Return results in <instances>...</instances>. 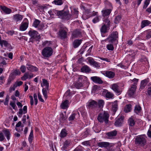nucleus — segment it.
<instances>
[{
	"label": "nucleus",
	"instance_id": "f257e3e1",
	"mask_svg": "<svg viewBox=\"0 0 151 151\" xmlns=\"http://www.w3.org/2000/svg\"><path fill=\"white\" fill-rule=\"evenodd\" d=\"M54 12L59 18L63 19L69 20L71 17V15L69 14L68 11H65L63 10H55Z\"/></svg>",
	"mask_w": 151,
	"mask_h": 151
},
{
	"label": "nucleus",
	"instance_id": "4c0bfd02",
	"mask_svg": "<svg viewBox=\"0 0 151 151\" xmlns=\"http://www.w3.org/2000/svg\"><path fill=\"white\" fill-rule=\"evenodd\" d=\"M33 130L31 129L28 138V140L30 144H31L33 139Z\"/></svg>",
	"mask_w": 151,
	"mask_h": 151
},
{
	"label": "nucleus",
	"instance_id": "4d7b16f0",
	"mask_svg": "<svg viewBox=\"0 0 151 151\" xmlns=\"http://www.w3.org/2000/svg\"><path fill=\"white\" fill-rule=\"evenodd\" d=\"M20 70L21 71L22 73H24L25 72L26 70V67L24 65H22L20 68Z\"/></svg>",
	"mask_w": 151,
	"mask_h": 151
},
{
	"label": "nucleus",
	"instance_id": "58836bf2",
	"mask_svg": "<svg viewBox=\"0 0 151 151\" xmlns=\"http://www.w3.org/2000/svg\"><path fill=\"white\" fill-rule=\"evenodd\" d=\"M48 91V88H43L42 89V92L43 94L45 99H47V92Z\"/></svg>",
	"mask_w": 151,
	"mask_h": 151
},
{
	"label": "nucleus",
	"instance_id": "393cba45",
	"mask_svg": "<svg viewBox=\"0 0 151 151\" xmlns=\"http://www.w3.org/2000/svg\"><path fill=\"white\" fill-rule=\"evenodd\" d=\"M149 81V80L148 78L142 81L140 84V89H143L146 86Z\"/></svg>",
	"mask_w": 151,
	"mask_h": 151
},
{
	"label": "nucleus",
	"instance_id": "f03ea898",
	"mask_svg": "<svg viewBox=\"0 0 151 151\" xmlns=\"http://www.w3.org/2000/svg\"><path fill=\"white\" fill-rule=\"evenodd\" d=\"M87 79V78L85 76H78L77 82L74 83L72 85V86L77 89H80L83 86V82L86 81Z\"/></svg>",
	"mask_w": 151,
	"mask_h": 151
},
{
	"label": "nucleus",
	"instance_id": "c03bdc74",
	"mask_svg": "<svg viewBox=\"0 0 151 151\" xmlns=\"http://www.w3.org/2000/svg\"><path fill=\"white\" fill-rule=\"evenodd\" d=\"M104 21L105 23L104 24H106V25H107L109 27L111 24V22L108 18H106L104 17Z\"/></svg>",
	"mask_w": 151,
	"mask_h": 151
},
{
	"label": "nucleus",
	"instance_id": "423d86ee",
	"mask_svg": "<svg viewBox=\"0 0 151 151\" xmlns=\"http://www.w3.org/2000/svg\"><path fill=\"white\" fill-rule=\"evenodd\" d=\"M118 38V33L117 32H113L105 40H108L109 43H113Z\"/></svg>",
	"mask_w": 151,
	"mask_h": 151
},
{
	"label": "nucleus",
	"instance_id": "7ed1b4c3",
	"mask_svg": "<svg viewBox=\"0 0 151 151\" xmlns=\"http://www.w3.org/2000/svg\"><path fill=\"white\" fill-rule=\"evenodd\" d=\"M28 33L31 37L29 39L30 42H33L35 40H38L40 38V36L38 32L35 30H30Z\"/></svg>",
	"mask_w": 151,
	"mask_h": 151
},
{
	"label": "nucleus",
	"instance_id": "5701e85b",
	"mask_svg": "<svg viewBox=\"0 0 151 151\" xmlns=\"http://www.w3.org/2000/svg\"><path fill=\"white\" fill-rule=\"evenodd\" d=\"M3 132L7 139L9 140L10 139L11 134L9 130L7 129H5L3 130Z\"/></svg>",
	"mask_w": 151,
	"mask_h": 151
},
{
	"label": "nucleus",
	"instance_id": "a878e982",
	"mask_svg": "<svg viewBox=\"0 0 151 151\" xmlns=\"http://www.w3.org/2000/svg\"><path fill=\"white\" fill-rule=\"evenodd\" d=\"M103 92L106 94L105 97L107 98L112 99L114 97V94L108 91L107 90H104Z\"/></svg>",
	"mask_w": 151,
	"mask_h": 151
},
{
	"label": "nucleus",
	"instance_id": "f8f14e48",
	"mask_svg": "<svg viewBox=\"0 0 151 151\" xmlns=\"http://www.w3.org/2000/svg\"><path fill=\"white\" fill-rule=\"evenodd\" d=\"M111 88L117 94H119L121 93V89L117 84L114 83L111 85Z\"/></svg>",
	"mask_w": 151,
	"mask_h": 151
},
{
	"label": "nucleus",
	"instance_id": "cd10ccee",
	"mask_svg": "<svg viewBox=\"0 0 151 151\" xmlns=\"http://www.w3.org/2000/svg\"><path fill=\"white\" fill-rule=\"evenodd\" d=\"M68 102L69 101L67 99L62 102L60 105L61 108L63 109H67L68 107Z\"/></svg>",
	"mask_w": 151,
	"mask_h": 151
},
{
	"label": "nucleus",
	"instance_id": "2f4dec72",
	"mask_svg": "<svg viewBox=\"0 0 151 151\" xmlns=\"http://www.w3.org/2000/svg\"><path fill=\"white\" fill-rule=\"evenodd\" d=\"M67 132L65 129H63L60 132V137L61 138L66 137L67 135Z\"/></svg>",
	"mask_w": 151,
	"mask_h": 151
},
{
	"label": "nucleus",
	"instance_id": "c756f323",
	"mask_svg": "<svg viewBox=\"0 0 151 151\" xmlns=\"http://www.w3.org/2000/svg\"><path fill=\"white\" fill-rule=\"evenodd\" d=\"M111 12V10L110 9H105L102 11L103 16L104 17L109 15Z\"/></svg>",
	"mask_w": 151,
	"mask_h": 151
},
{
	"label": "nucleus",
	"instance_id": "de8ad7c7",
	"mask_svg": "<svg viewBox=\"0 0 151 151\" xmlns=\"http://www.w3.org/2000/svg\"><path fill=\"white\" fill-rule=\"evenodd\" d=\"M117 104L116 103H114L112 106V110L114 112H115L117 109Z\"/></svg>",
	"mask_w": 151,
	"mask_h": 151
},
{
	"label": "nucleus",
	"instance_id": "39448f33",
	"mask_svg": "<svg viewBox=\"0 0 151 151\" xmlns=\"http://www.w3.org/2000/svg\"><path fill=\"white\" fill-rule=\"evenodd\" d=\"M53 51V50L51 47H45L42 50V54L45 58H48L52 55Z\"/></svg>",
	"mask_w": 151,
	"mask_h": 151
},
{
	"label": "nucleus",
	"instance_id": "7c9ffc66",
	"mask_svg": "<svg viewBox=\"0 0 151 151\" xmlns=\"http://www.w3.org/2000/svg\"><path fill=\"white\" fill-rule=\"evenodd\" d=\"M82 40H76L74 41L73 46L75 48L78 47L81 44Z\"/></svg>",
	"mask_w": 151,
	"mask_h": 151
},
{
	"label": "nucleus",
	"instance_id": "8fccbe9b",
	"mask_svg": "<svg viewBox=\"0 0 151 151\" xmlns=\"http://www.w3.org/2000/svg\"><path fill=\"white\" fill-rule=\"evenodd\" d=\"M104 104V102L102 100H100L98 101V104L99 107L101 108L103 106V105Z\"/></svg>",
	"mask_w": 151,
	"mask_h": 151
},
{
	"label": "nucleus",
	"instance_id": "2eb2a0df",
	"mask_svg": "<svg viewBox=\"0 0 151 151\" xmlns=\"http://www.w3.org/2000/svg\"><path fill=\"white\" fill-rule=\"evenodd\" d=\"M136 88L137 87H135V85L131 86L128 92V95L130 97H132L134 95Z\"/></svg>",
	"mask_w": 151,
	"mask_h": 151
},
{
	"label": "nucleus",
	"instance_id": "e2e57ef3",
	"mask_svg": "<svg viewBox=\"0 0 151 151\" xmlns=\"http://www.w3.org/2000/svg\"><path fill=\"white\" fill-rule=\"evenodd\" d=\"M51 44L50 41H45L43 42L42 44L43 46L47 45L49 46L50 44Z\"/></svg>",
	"mask_w": 151,
	"mask_h": 151
},
{
	"label": "nucleus",
	"instance_id": "c9c22d12",
	"mask_svg": "<svg viewBox=\"0 0 151 151\" xmlns=\"http://www.w3.org/2000/svg\"><path fill=\"white\" fill-rule=\"evenodd\" d=\"M67 117L64 115L63 113H61L60 115L59 120L61 122H64L67 119Z\"/></svg>",
	"mask_w": 151,
	"mask_h": 151
},
{
	"label": "nucleus",
	"instance_id": "052dcab7",
	"mask_svg": "<svg viewBox=\"0 0 151 151\" xmlns=\"http://www.w3.org/2000/svg\"><path fill=\"white\" fill-rule=\"evenodd\" d=\"M147 94L151 97V86L148 88L147 91Z\"/></svg>",
	"mask_w": 151,
	"mask_h": 151
},
{
	"label": "nucleus",
	"instance_id": "a211bd4d",
	"mask_svg": "<svg viewBox=\"0 0 151 151\" xmlns=\"http://www.w3.org/2000/svg\"><path fill=\"white\" fill-rule=\"evenodd\" d=\"M149 25L151 27V22L149 20H145L142 21L141 24V27L142 28Z\"/></svg>",
	"mask_w": 151,
	"mask_h": 151
},
{
	"label": "nucleus",
	"instance_id": "e433bc0d",
	"mask_svg": "<svg viewBox=\"0 0 151 151\" xmlns=\"http://www.w3.org/2000/svg\"><path fill=\"white\" fill-rule=\"evenodd\" d=\"M141 110V106L139 105H136L135 106L134 111L137 114H138L140 112Z\"/></svg>",
	"mask_w": 151,
	"mask_h": 151
},
{
	"label": "nucleus",
	"instance_id": "0eeeda50",
	"mask_svg": "<svg viewBox=\"0 0 151 151\" xmlns=\"http://www.w3.org/2000/svg\"><path fill=\"white\" fill-rule=\"evenodd\" d=\"M67 29L65 27H61L59 31V35L60 38L64 39L67 37Z\"/></svg>",
	"mask_w": 151,
	"mask_h": 151
},
{
	"label": "nucleus",
	"instance_id": "603ef678",
	"mask_svg": "<svg viewBox=\"0 0 151 151\" xmlns=\"http://www.w3.org/2000/svg\"><path fill=\"white\" fill-rule=\"evenodd\" d=\"M70 90H68L65 93L64 96L65 97H66V98L68 99V97H70Z\"/></svg>",
	"mask_w": 151,
	"mask_h": 151
},
{
	"label": "nucleus",
	"instance_id": "ea45409f",
	"mask_svg": "<svg viewBox=\"0 0 151 151\" xmlns=\"http://www.w3.org/2000/svg\"><path fill=\"white\" fill-rule=\"evenodd\" d=\"M70 142V139L66 140L64 143L63 147L65 148H66L69 145Z\"/></svg>",
	"mask_w": 151,
	"mask_h": 151
},
{
	"label": "nucleus",
	"instance_id": "680f3d73",
	"mask_svg": "<svg viewBox=\"0 0 151 151\" xmlns=\"http://www.w3.org/2000/svg\"><path fill=\"white\" fill-rule=\"evenodd\" d=\"M10 104L14 109H17V107L14 102H13L12 101L10 102Z\"/></svg>",
	"mask_w": 151,
	"mask_h": 151
},
{
	"label": "nucleus",
	"instance_id": "3c124183",
	"mask_svg": "<svg viewBox=\"0 0 151 151\" xmlns=\"http://www.w3.org/2000/svg\"><path fill=\"white\" fill-rule=\"evenodd\" d=\"M29 78V74L28 73H25L23 76L21 78V79L23 81H25Z\"/></svg>",
	"mask_w": 151,
	"mask_h": 151
},
{
	"label": "nucleus",
	"instance_id": "49530a36",
	"mask_svg": "<svg viewBox=\"0 0 151 151\" xmlns=\"http://www.w3.org/2000/svg\"><path fill=\"white\" fill-rule=\"evenodd\" d=\"M52 3H54L56 5H60L63 4V2L62 0H55Z\"/></svg>",
	"mask_w": 151,
	"mask_h": 151
},
{
	"label": "nucleus",
	"instance_id": "ddd939ff",
	"mask_svg": "<svg viewBox=\"0 0 151 151\" xmlns=\"http://www.w3.org/2000/svg\"><path fill=\"white\" fill-rule=\"evenodd\" d=\"M117 134V131L116 130H114L106 133L107 137L108 138L110 139H112L113 137L116 136Z\"/></svg>",
	"mask_w": 151,
	"mask_h": 151
},
{
	"label": "nucleus",
	"instance_id": "a19ab883",
	"mask_svg": "<svg viewBox=\"0 0 151 151\" xmlns=\"http://www.w3.org/2000/svg\"><path fill=\"white\" fill-rule=\"evenodd\" d=\"M42 81L43 83V85L41 84L42 87H43V86H45V88H49V84L47 80L45 79H42Z\"/></svg>",
	"mask_w": 151,
	"mask_h": 151
},
{
	"label": "nucleus",
	"instance_id": "a18cd8bd",
	"mask_svg": "<svg viewBox=\"0 0 151 151\" xmlns=\"http://www.w3.org/2000/svg\"><path fill=\"white\" fill-rule=\"evenodd\" d=\"M132 105L131 104L127 105L124 109V111L126 112H128L131 110Z\"/></svg>",
	"mask_w": 151,
	"mask_h": 151
},
{
	"label": "nucleus",
	"instance_id": "0e129e2a",
	"mask_svg": "<svg viewBox=\"0 0 151 151\" xmlns=\"http://www.w3.org/2000/svg\"><path fill=\"white\" fill-rule=\"evenodd\" d=\"M5 138L4 135L3 133L2 132H0V141H3Z\"/></svg>",
	"mask_w": 151,
	"mask_h": 151
},
{
	"label": "nucleus",
	"instance_id": "4be33fe9",
	"mask_svg": "<svg viewBox=\"0 0 151 151\" xmlns=\"http://www.w3.org/2000/svg\"><path fill=\"white\" fill-rule=\"evenodd\" d=\"M27 106H25L23 107V110L21 109H19L18 112L19 117H21L22 116L23 113L25 114L27 113Z\"/></svg>",
	"mask_w": 151,
	"mask_h": 151
},
{
	"label": "nucleus",
	"instance_id": "6e6552de",
	"mask_svg": "<svg viewBox=\"0 0 151 151\" xmlns=\"http://www.w3.org/2000/svg\"><path fill=\"white\" fill-rule=\"evenodd\" d=\"M86 106L89 109H94L97 107V102L93 100H91L87 103Z\"/></svg>",
	"mask_w": 151,
	"mask_h": 151
},
{
	"label": "nucleus",
	"instance_id": "5fc2aeb1",
	"mask_svg": "<svg viewBox=\"0 0 151 151\" xmlns=\"http://www.w3.org/2000/svg\"><path fill=\"white\" fill-rule=\"evenodd\" d=\"M139 79L135 78H134L132 81L133 82V84L132 85V86H135V87H137L136 85L137 84V82L138 81Z\"/></svg>",
	"mask_w": 151,
	"mask_h": 151
},
{
	"label": "nucleus",
	"instance_id": "09e8293b",
	"mask_svg": "<svg viewBox=\"0 0 151 151\" xmlns=\"http://www.w3.org/2000/svg\"><path fill=\"white\" fill-rule=\"evenodd\" d=\"M110 43V44L107 45L106 46V48L107 49L109 50L112 51L114 49V47L113 45Z\"/></svg>",
	"mask_w": 151,
	"mask_h": 151
},
{
	"label": "nucleus",
	"instance_id": "6ab92c4d",
	"mask_svg": "<svg viewBox=\"0 0 151 151\" xmlns=\"http://www.w3.org/2000/svg\"><path fill=\"white\" fill-rule=\"evenodd\" d=\"M88 61L89 63L91 65H93L96 68H99L100 67L99 63L95 61L93 59L89 58L88 59Z\"/></svg>",
	"mask_w": 151,
	"mask_h": 151
},
{
	"label": "nucleus",
	"instance_id": "c85d7f7f",
	"mask_svg": "<svg viewBox=\"0 0 151 151\" xmlns=\"http://www.w3.org/2000/svg\"><path fill=\"white\" fill-rule=\"evenodd\" d=\"M82 72L89 73L91 71V70L88 66L86 65L82 67L81 69Z\"/></svg>",
	"mask_w": 151,
	"mask_h": 151
},
{
	"label": "nucleus",
	"instance_id": "864d4df0",
	"mask_svg": "<svg viewBox=\"0 0 151 151\" xmlns=\"http://www.w3.org/2000/svg\"><path fill=\"white\" fill-rule=\"evenodd\" d=\"M121 20V17L120 16H118L116 17L114 20V22L116 24H117Z\"/></svg>",
	"mask_w": 151,
	"mask_h": 151
},
{
	"label": "nucleus",
	"instance_id": "72a5a7b5",
	"mask_svg": "<svg viewBox=\"0 0 151 151\" xmlns=\"http://www.w3.org/2000/svg\"><path fill=\"white\" fill-rule=\"evenodd\" d=\"M109 26L106 25V24L103 25L101 28V32L102 33H105L107 32V30L109 29Z\"/></svg>",
	"mask_w": 151,
	"mask_h": 151
},
{
	"label": "nucleus",
	"instance_id": "20e7f679",
	"mask_svg": "<svg viewBox=\"0 0 151 151\" xmlns=\"http://www.w3.org/2000/svg\"><path fill=\"white\" fill-rule=\"evenodd\" d=\"M109 115V114L105 111L104 113H100L98 115L97 119L101 123L104 122L106 124L108 123Z\"/></svg>",
	"mask_w": 151,
	"mask_h": 151
},
{
	"label": "nucleus",
	"instance_id": "bb28decb",
	"mask_svg": "<svg viewBox=\"0 0 151 151\" xmlns=\"http://www.w3.org/2000/svg\"><path fill=\"white\" fill-rule=\"evenodd\" d=\"M0 7L2 10L6 14H9L12 12V10L11 9L5 6H1Z\"/></svg>",
	"mask_w": 151,
	"mask_h": 151
},
{
	"label": "nucleus",
	"instance_id": "1a4fd4ad",
	"mask_svg": "<svg viewBox=\"0 0 151 151\" xmlns=\"http://www.w3.org/2000/svg\"><path fill=\"white\" fill-rule=\"evenodd\" d=\"M136 143L141 146H143L145 144L146 140L145 137L140 136L137 137L135 139Z\"/></svg>",
	"mask_w": 151,
	"mask_h": 151
},
{
	"label": "nucleus",
	"instance_id": "774afa93",
	"mask_svg": "<svg viewBox=\"0 0 151 151\" xmlns=\"http://www.w3.org/2000/svg\"><path fill=\"white\" fill-rule=\"evenodd\" d=\"M23 84V82L21 81H20L19 82H16L14 84L16 86V87L20 86L21 85Z\"/></svg>",
	"mask_w": 151,
	"mask_h": 151
},
{
	"label": "nucleus",
	"instance_id": "412c9836",
	"mask_svg": "<svg viewBox=\"0 0 151 151\" xmlns=\"http://www.w3.org/2000/svg\"><path fill=\"white\" fill-rule=\"evenodd\" d=\"M98 146L101 148H106L110 145V143L108 142H101L97 144Z\"/></svg>",
	"mask_w": 151,
	"mask_h": 151
},
{
	"label": "nucleus",
	"instance_id": "69168bd1",
	"mask_svg": "<svg viewBox=\"0 0 151 151\" xmlns=\"http://www.w3.org/2000/svg\"><path fill=\"white\" fill-rule=\"evenodd\" d=\"M45 26L44 24H42L39 25L38 27V29L39 30H43Z\"/></svg>",
	"mask_w": 151,
	"mask_h": 151
},
{
	"label": "nucleus",
	"instance_id": "f3484780",
	"mask_svg": "<svg viewBox=\"0 0 151 151\" xmlns=\"http://www.w3.org/2000/svg\"><path fill=\"white\" fill-rule=\"evenodd\" d=\"M123 117L121 116L118 118L115 122L114 125L116 127H120L123 123Z\"/></svg>",
	"mask_w": 151,
	"mask_h": 151
},
{
	"label": "nucleus",
	"instance_id": "473e14b6",
	"mask_svg": "<svg viewBox=\"0 0 151 151\" xmlns=\"http://www.w3.org/2000/svg\"><path fill=\"white\" fill-rule=\"evenodd\" d=\"M81 32L79 30H76L74 31L72 34L73 36V37H77L81 36Z\"/></svg>",
	"mask_w": 151,
	"mask_h": 151
},
{
	"label": "nucleus",
	"instance_id": "b1692460",
	"mask_svg": "<svg viewBox=\"0 0 151 151\" xmlns=\"http://www.w3.org/2000/svg\"><path fill=\"white\" fill-rule=\"evenodd\" d=\"M23 18V16L18 14H15L13 16V19L16 22L21 21Z\"/></svg>",
	"mask_w": 151,
	"mask_h": 151
},
{
	"label": "nucleus",
	"instance_id": "dca6fc26",
	"mask_svg": "<svg viewBox=\"0 0 151 151\" xmlns=\"http://www.w3.org/2000/svg\"><path fill=\"white\" fill-rule=\"evenodd\" d=\"M26 66L27 69L30 71H37L38 70V69L36 67L34 66L29 63H27Z\"/></svg>",
	"mask_w": 151,
	"mask_h": 151
},
{
	"label": "nucleus",
	"instance_id": "9d476101",
	"mask_svg": "<svg viewBox=\"0 0 151 151\" xmlns=\"http://www.w3.org/2000/svg\"><path fill=\"white\" fill-rule=\"evenodd\" d=\"M102 73L110 79L113 78L115 76V73L111 71H105Z\"/></svg>",
	"mask_w": 151,
	"mask_h": 151
},
{
	"label": "nucleus",
	"instance_id": "bf43d9fd",
	"mask_svg": "<svg viewBox=\"0 0 151 151\" xmlns=\"http://www.w3.org/2000/svg\"><path fill=\"white\" fill-rule=\"evenodd\" d=\"M38 99L40 101L42 102H44V100L42 98V96L41 95L40 92H38Z\"/></svg>",
	"mask_w": 151,
	"mask_h": 151
},
{
	"label": "nucleus",
	"instance_id": "4468645a",
	"mask_svg": "<svg viewBox=\"0 0 151 151\" xmlns=\"http://www.w3.org/2000/svg\"><path fill=\"white\" fill-rule=\"evenodd\" d=\"M91 79L94 83L101 84L103 83V81L101 79L97 76H95L92 77L91 78Z\"/></svg>",
	"mask_w": 151,
	"mask_h": 151
},
{
	"label": "nucleus",
	"instance_id": "338daca9",
	"mask_svg": "<svg viewBox=\"0 0 151 151\" xmlns=\"http://www.w3.org/2000/svg\"><path fill=\"white\" fill-rule=\"evenodd\" d=\"M1 42H2V43H1L2 44H0L1 46H2L3 44H4V46H5L6 47L8 45V43L6 41H5V40H2L1 41Z\"/></svg>",
	"mask_w": 151,
	"mask_h": 151
},
{
	"label": "nucleus",
	"instance_id": "f704fd0d",
	"mask_svg": "<svg viewBox=\"0 0 151 151\" xmlns=\"http://www.w3.org/2000/svg\"><path fill=\"white\" fill-rule=\"evenodd\" d=\"M128 123L130 126L133 127L135 125V122L132 116L129 119Z\"/></svg>",
	"mask_w": 151,
	"mask_h": 151
},
{
	"label": "nucleus",
	"instance_id": "6e6d98bb",
	"mask_svg": "<svg viewBox=\"0 0 151 151\" xmlns=\"http://www.w3.org/2000/svg\"><path fill=\"white\" fill-rule=\"evenodd\" d=\"M83 148L81 146H79L76 148L73 151H83Z\"/></svg>",
	"mask_w": 151,
	"mask_h": 151
},
{
	"label": "nucleus",
	"instance_id": "13d9d810",
	"mask_svg": "<svg viewBox=\"0 0 151 151\" xmlns=\"http://www.w3.org/2000/svg\"><path fill=\"white\" fill-rule=\"evenodd\" d=\"M99 17L98 16H97L95 18H94L92 20L93 22L94 23H96L98 22H99Z\"/></svg>",
	"mask_w": 151,
	"mask_h": 151
},
{
	"label": "nucleus",
	"instance_id": "79ce46f5",
	"mask_svg": "<svg viewBox=\"0 0 151 151\" xmlns=\"http://www.w3.org/2000/svg\"><path fill=\"white\" fill-rule=\"evenodd\" d=\"M146 33V38L149 39L151 37V29L145 31Z\"/></svg>",
	"mask_w": 151,
	"mask_h": 151
},
{
	"label": "nucleus",
	"instance_id": "37998d69",
	"mask_svg": "<svg viewBox=\"0 0 151 151\" xmlns=\"http://www.w3.org/2000/svg\"><path fill=\"white\" fill-rule=\"evenodd\" d=\"M40 23V21L39 20L35 19L33 22L32 26L35 28L38 27Z\"/></svg>",
	"mask_w": 151,
	"mask_h": 151
},
{
	"label": "nucleus",
	"instance_id": "9b49d317",
	"mask_svg": "<svg viewBox=\"0 0 151 151\" xmlns=\"http://www.w3.org/2000/svg\"><path fill=\"white\" fill-rule=\"evenodd\" d=\"M28 26V21L27 19L24 22H23L20 26L19 29L22 31L25 30Z\"/></svg>",
	"mask_w": 151,
	"mask_h": 151
},
{
	"label": "nucleus",
	"instance_id": "aec40b11",
	"mask_svg": "<svg viewBox=\"0 0 151 151\" xmlns=\"http://www.w3.org/2000/svg\"><path fill=\"white\" fill-rule=\"evenodd\" d=\"M79 116V113L78 111H76L73 113L68 118V120L70 121H72L77 117L78 118Z\"/></svg>",
	"mask_w": 151,
	"mask_h": 151
}]
</instances>
